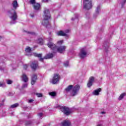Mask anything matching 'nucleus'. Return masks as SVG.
I'll return each instance as SVG.
<instances>
[{"label": "nucleus", "mask_w": 126, "mask_h": 126, "mask_svg": "<svg viewBox=\"0 0 126 126\" xmlns=\"http://www.w3.org/2000/svg\"><path fill=\"white\" fill-rule=\"evenodd\" d=\"M44 19L42 22V25L46 28H49L51 27V24L49 22V19L51 18V14L50 13L49 9H45L44 11Z\"/></svg>", "instance_id": "1"}, {"label": "nucleus", "mask_w": 126, "mask_h": 126, "mask_svg": "<svg viewBox=\"0 0 126 126\" xmlns=\"http://www.w3.org/2000/svg\"><path fill=\"white\" fill-rule=\"evenodd\" d=\"M72 89L71 95L72 96H76L77 93L79 90L80 89V86L78 85H77L73 87L72 85L68 86L66 89H65V91L67 93L69 92Z\"/></svg>", "instance_id": "2"}, {"label": "nucleus", "mask_w": 126, "mask_h": 126, "mask_svg": "<svg viewBox=\"0 0 126 126\" xmlns=\"http://www.w3.org/2000/svg\"><path fill=\"white\" fill-rule=\"evenodd\" d=\"M8 12L9 13L10 18L11 19L10 24H15V23H16L15 21L16 19H17V14L15 12V11L13 9L9 11Z\"/></svg>", "instance_id": "3"}, {"label": "nucleus", "mask_w": 126, "mask_h": 126, "mask_svg": "<svg viewBox=\"0 0 126 126\" xmlns=\"http://www.w3.org/2000/svg\"><path fill=\"white\" fill-rule=\"evenodd\" d=\"M33 55L34 57H36L37 58H39V61L40 62H43L44 60H48L49 59H52L53 57H54V54L53 53H49L46 55L43 58H42V54H37L36 53H33Z\"/></svg>", "instance_id": "4"}, {"label": "nucleus", "mask_w": 126, "mask_h": 126, "mask_svg": "<svg viewBox=\"0 0 126 126\" xmlns=\"http://www.w3.org/2000/svg\"><path fill=\"white\" fill-rule=\"evenodd\" d=\"M83 8L88 10L92 8V1L91 0H84L83 1Z\"/></svg>", "instance_id": "5"}, {"label": "nucleus", "mask_w": 126, "mask_h": 126, "mask_svg": "<svg viewBox=\"0 0 126 126\" xmlns=\"http://www.w3.org/2000/svg\"><path fill=\"white\" fill-rule=\"evenodd\" d=\"M56 108H60L61 111H62L64 115H66V116H68V115L71 113L70 109H69L67 107L58 106L56 107Z\"/></svg>", "instance_id": "6"}, {"label": "nucleus", "mask_w": 126, "mask_h": 126, "mask_svg": "<svg viewBox=\"0 0 126 126\" xmlns=\"http://www.w3.org/2000/svg\"><path fill=\"white\" fill-rule=\"evenodd\" d=\"M48 43L47 44L48 47L51 49V50H53V51H56L57 49V45L52 42L53 41V38L49 37L48 38Z\"/></svg>", "instance_id": "7"}, {"label": "nucleus", "mask_w": 126, "mask_h": 126, "mask_svg": "<svg viewBox=\"0 0 126 126\" xmlns=\"http://www.w3.org/2000/svg\"><path fill=\"white\" fill-rule=\"evenodd\" d=\"M103 49H104V55L105 57L108 56V54H109V52L110 51V47H109V43L104 42L103 45Z\"/></svg>", "instance_id": "8"}, {"label": "nucleus", "mask_w": 126, "mask_h": 126, "mask_svg": "<svg viewBox=\"0 0 126 126\" xmlns=\"http://www.w3.org/2000/svg\"><path fill=\"white\" fill-rule=\"evenodd\" d=\"M60 79H61V77L59 74H54L52 80V84H57L60 81Z\"/></svg>", "instance_id": "9"}, {"label": "nucleus", "mask_w": 126, "mask_h": 126, "mask_svg": "<svg viewBox=\"0 0 126 126\" xmlns=\"http://www.w3.org/2000/svg\"><path fill=\"white\" fill-rule=\"evenodd\" d=\"M87 55V52H86V49L85 48H82L80 51L79 53V56L81 59H84Z\"/></svg>", "instance_id": "10"}, {"label": "nucleus", "mask_w": 126, "mask_h": 126, "mask_svg": "<svg viewBox=\"0 0 126 126\" xmlns=\"http://www.w3.org/2000/svg\"><path fill=\"white\" fill-rule=\"evenodd\" d=\"M94 80H95V78L93 76H92L89 78V81L88 82V83H87V87L89 88H90V87H91V86L93 85V82H94Z\"/></svg>", "instance_id": "11"}, {"label": "nucleus", "mask_w": 126, "mask_h": 126, "mask_svg": "<svg viewBox=\"0 0 126 126\" xmlns=\"http://www.w3.org/2000/svg\"><path fill=\"white\" fill-rule=\"evenodd\" d=\"M66 48V47L65 46H60L59 47H58L56 50H57V51L58 53H60V54H63L64 51H65V49Z\"/></svg>", "instance_id": "12"}, {"label": "nucleus", "mask_w": 126, "mask_h": 126, "mask_svg": "<svg viewBox=\"0 0 126 126\" xmlns=\"http://www.w3.org/2000/svg\"><path fill=\"white\" fill-rule=\"evenodd\" d=\"M36 80H37V75L33 74L31 78V84L32 85H34L36 83Z\"/></svg>", "instance_id": "13"}, {"label": "nucleus", "mask_w": 126, "mask_h": 126, "mask_svg": "<svg viewBox=\"0 0 126 126\" xmlns=\"http://www.w3.org/2000/svg\"><path fill=\"white\" fill-rule=\"evenodd\" d=\"M25 51L26 53V55L27 56H31V55H32V54L31 53V48L30 47H27Z\"/></svg>", "instance_id": "14"}, {"label": "nucleus", "mask_w": 126, "mask_h": 126, "mask_svg": "<svg viewBox=\"0 0 126 126\" xmlns=\"http://www.w3.org/2000/svg\"><path fill=\"white\" fill-rule=\"evenodd\" d=\"M31 67L32 70H36L39 67V65L37 63H32L31 64Z\"/></svg>", "instance_id": "15"}, {"label": "nucleus", "mask_w": 126, "mask_h": 126, "mask_svg": "<svg viewBox=\"0 0 126 126\" xmlns=\"http://www.w3.org/2000/svg\"><path fill=\"white\" fill-rule=\"evenodd\" d=\"M62 126H70V122L68 120H65L61 123Z\"/></svg>", "instance_id": "16"}, {"label": "nucleus", "mask_w": 126, "mask_h": 126, "mask_svg": "<svg viewBox=\"0 0 126 126\" xmlns=\"http://www.w3.org/2000/svg\"><path fill=\"white\" fill-rule=\"evenodd\" d=\"M22 78L23 81L24 82L26 83L28 82V77H27V75L25 74V73H23L22 76Z\"/></svg>", "instance_id": "17"}, {"label": "nucleus", "mask_w": 126, "mask_h": 126, "mask_svg": "<svg viewBox=\"0 0 126 126\" xmlns=\"http://www.w3.org/2000/svg\"><path fill=\"white\" fill-rule=\"evenodd\" d=\"M102 91V89L101 88H99L97 90H95L93 91V94L95 96H98L99 95V92H101Z\"/></svg>", "instance_id": "18"}, {"label": "nucleus", "mask_w": 126, "mask_h": 126, "mask_svg": "<svg viewBox=\"0 0 126 126\" xmlns=\"http://www.w3.org/2000/svg\"><path fill=\"white\" fill-rule=\"evenodd\" d=\"M32 5L35 10H38V9H40V7H41V5L38 3H34Z\"/></svg>", "instance_id": "19"}, {"label": "nucleus", "mask_w": 126, "mask_h": 126, "mask_svg": "<svg viewBox=\"0 0 126 126\" xmlns=\"http://www.w3.org/2000/svg\"><path fill=\"white\" fill-rule=\"evenodd\" d=\"M101 8V6L100 5H98L95 9V12L94 14V16L95 17L96 16L98 15L99 13H100V9Z\"/></svg>", "instance_id": "20"}, {"label": "nucleus", "mask_w": 126, "mask_h": 126, "mask_svg": "<svg viewBox=\"0 0 126 126\" xmlns=\"http://www.w3.org/2000/svg\"><path fill=\"white\" fill-rule=\"evenodd\" d=\"M36 43L39 45H43L44 44V40H43V38H39L36 40Z\"/></svg>", "instance_id": "21"}, {"label": "nucleus", "mask_w": 126, "mask_h": 126, "mask_svg": "<svg viewBox=\"0 0 126 126\" xmlns=\"http://www.w3.org/2000/svg\"><path fill=\"white\" fill-rule=\"evenodd\" d=\"M58 35H59V36H64L65 37H66V36H67V34L64 33V32H63V31L58 32Z\"/></svg>", "instance_id": "22"}, {"label": "nucleus", "mask_w": 126, "mask_h": 126, "mask_svg": "<svg viewBox=\"0 0 126 126\" xmlns=\"http://www.w3.org/2000/svg\"><path fill=\"white\" fill-rule=\"evenodd\" d=\"M19 106V104L18 103H15L14 104L11 105L10 106V109H15V108H17V107Z\"/></svg>", "instance_id": "23"}, {"label": "nucleus", "mask_w": 126, "mask_h": 126, "mask_svg": "<svg viewBox=\"0 0 126 126\" xmlns=\"http://www.w3.org/2000/svg\"><path fill=\"white\" fill-rule=\"evenodd\" d=\"M126 93H123L122 94H121L120 95V96L118 98V100L119 101H121V100H123V99H124V97H125V96H126Z\"/></svg>", "instance_id": "24"}, {"label": "nucleus", "mask_w": 126, "mask_h": 126, "mask_svg": "<svg viewBox=\"0 0 126 126\" xmlns=\"http://www.w3.org/2000/svg\"><path fill=\"white\" fill-rule=\"evenodd\" d=\"M12 5L13 8H16V7H17V6L18 5V3H17V1H14L12 3Z\"/></svg>", "instance_id": "25"}, {"label": "nucleus", "mask_w": 126, "mask_h": 126, "mask_svg": "<svg viewBox=\"0 0 126 126\" xmlns=\"http://www.w3.org/2000/svg\"><path fill=\"white\" fill-rule=\"evenodd\" d=\"M25 32H26L27 34H29V35L31 36H36L37 34L34 32H26L25 31Z\"/></svg>", "instance_id": "26"}, {"label": "nucleus", "mask_w": 126, "mask_h": 126, "mask_svg": "<svg viewBox=\"0 0 126 126\" xmlns=\"http://www.w3.org/2000/svg\"><path fill=\"white\" fill-rule=\"evenodd\" d=\"M0 87H3V88H4V87H6L5 83L3 82H0Z\"/></svg>", "instance_id": "27"}, {"label": "nucleus", "mask_w": 126, "mask_h": 126, "mask_svg": "<svg viewBox=\"0 0 126 126\" xmlns=\"http://www.w3.org/2000/svg\"><path fill=\"white\" fill-rule=\"evenodd\" d=\"M78 14H75V18H72L71 20L73 21L75 19H77L78 18Z\"/></svg>", "instance_id": "28"}, {"label": "nucleus", "mask_w": 126, "mask_h": 126, "mask_svg": "<svg viewBox=\"0 0 126 126\" xmlns=\"http://www.w3.org/2000/svg\"><path fill=\"white\" fill-rule=\"evenodd\" d=\"M13 83V81L12 80H7L6 81V83L7 84H12V83Z\"/></svg>", "instance_id": "29"}, {"label": "nucleus", "mask_w": 126, "mask_h": 126, "mask_svg": "<svg viewBox=\"0 0 126 126\" xmlns=\"http://www.w3.org/2000/svg\"><path fill=\"white\" fill-rule=\"evenodd\" d=\"M31 124H32V122H31V121L25 122L26 126H29V125H31Z\"/></svg>", "instance_id": "30"}, {"label": "nucleus", "mask_w": 126, "mask_h": 126, "mask_svg": "<svg viewBox=\"0 0 126 126\" xmlns=\"http://www.w3.org/2000/svg\"><path fill=\"white\" fill-rule=\"evenodd\" d=\"M49 94L53 97H55V96L56 95V94L55 92H51L49 93Z\"/></svg>", "instance_id": "31"}, {"label": "nucleus", "mask_w": 126, "mask_h": 126, "mask_svg": "<svg viewBox=\"0 0 126 126\" xmlns=\"http://www.w3.org/2000/svg\"><path fill=\"white\" fill-rule=\"evenodd\" d=\"M126 2V0H123L122 2H121L122 7H124V5Z\"/></svg>", "instance_id": "32"}, {"label": "nucleus", "mask_w": 126, "mask_h": 126, "mask_svg": "<svg viewBox=\"0 0 126 126\" xmlns=\"http://www.w3.org/2000/svg\"><path fill=\"white\" fill-rule=\"evenodd\" d=\"M36 95L37 97H43V94H41V93H36Z\"/></svg>", "instance_id": "33"}, {"label": "nucleus", "mask_w": 126, "mask_h": 126, "mask_svg": "<svg viewBox=\"0 0 126 126\" xmlns=\"http://www.w3.org/2000/svg\"><path fill=\"white\" fill-rule=\"evenodd\" d=\"M30 3H31L32 4H35V3H36V1H35V0H30Z\"/></svg>", "instance_id": "34"}, {"label": "nucleus", "mask_w": 126, "mask_h": 126, "mask_svg": "<svg viewBox=\"0 0 126 126\" xmlns=\"http://www.w3.org/2000/svg\"><path fill=\"white\" fill-rule=\"evenodd\" d=\"M63 43V40H60L58 41L57 44L58 45H62Z\"/></svg>", "instance_id": "35"}, {"label": "nucleus", "mask_w": 126, "mask_h": 126, "mask_svg": "<svg viewBox=\"0 0 126 126\" xmlns=\"http://www.w3.org/2000/svg\"><path fill=\"white\" fill-rule=\"evenodd\" d=\"M27 86H28V84L25 83L23 84L22 86V88H26V87H27Z\"/></svg>", "instance_id": "36"}, {"label": "nucleus", "mask_w": 126, "mask_h": 126, "mask_svg": "<svg viewBox=\"0 0 126 126\" xmlns=\"http://www.w3.org/2000/svg\"><path fill=\"white\" fill-rule=\"evenodd\" d=\"M1 115L2 117H5V116L6 115V114L5 113V111H2Z\"/></svg>", "instance_id": "37"}, {"label": "nucleus", "mask_w": 126, "mask_h": 126, "mask_svg": "<svg viewBox=\"0 0 126 126\" xmlns=\"http://www.w3.org/2000/svg\"><path fill=\"white\" fill-rule=\"evenodd\" d=\"M38 116L39 118H40V119H42V117H43V113H38Z\"/></svg>", "instance_id": "38"}, {"label": "nucleus", "mask_w": 126, "mask_h": 126, "mask_svg": "<svg viewBox=\"0 0 126 126\" xmlns=\"http://www.w3.org/2000/svg\"><path fill=\"white\" fill-rule=\"evenodd\" d=\"M63 66H65V67H69L70 65L68 63H64Z\"/></svg>", "instance_id": "39"}, {"label": "nucleus", "mask_w": 126, "mask_h": 126, "mask_svg": "<svg viewBox=\"0 0 126 126\" xmlns=\"http://www.w3.org/2000/svg\"><path fill=\"white\" fill-rule=\"evenodd\" d=\"M24 69H27V68L28 67V65L27 64H24Z\"/></svg>", "instance_id": "40"}, {"label": "nucleus", "mask_w": 126, "mask_h": 126, "mask_svg": "<svg viewBox=\"0 0 126 126\" xmlns=\"http://www.w3.org/2000/svg\"><path fill=\"white\" fill-rule=\"evenodd\" d=\"M3 69H4V66H3V65H0V70L2 71L3 70Z\"/></svg>", "instance_id": "41"}, {"label": "nucleus", "mask_w": 126, "mask_h": 126, "mask_svg": "<svg viewBox=\"0 0 126 126\" xmlns=\"http://www.w3.org/2000/svg\"><path fill=\"white\" fill-rule=\"evenodd\" d=\"M33 102H34V100L31 99L28 101V103H33Z\"/></svg>", "instance_id": "42"}, {"label": "nucleus", "mask_w": 126, "mask_h": 126, "mask_svg": "<svg viewBox=\"0 0 126 126\" xmlns=\"http://www.w3.org/2000/svg\"><path fill=\"white\" fill-rule=\"evenodd\" d=\"M30 16H31V17H32V18H33L34 14H31Z\"/></svg>", "instance_id": "43"}, {"label": "nucleus", "mask_w": 126, "mask_h": 126, "mask_svg": "<svg viewBox=\"0 0 126 126\" xmlns=\"http://www.w3.org/2000/svg\"><path fill=\"white\" fill-rule=\"evenodd\" d=\"M64 63H69V61L67 60L65 61V62Z\"/></svg>", "instance_id": "44"}, {"label": "nucleus", "mask_w": 126, "mask_h": 126, "mask_svg": "<svg viewBox=\"0 0 126 126\" xmlns=\"http://www.w3.org/2000/svg\"><path fill=\"white\" fill-rule=\"evenodd\" d=\"M69 32V30H66L65 31V33H68Z\"/></svg>", "instance_id": "45"}, {"label": "nucleus", "mask_w": 126, "mask_h": 126, "mask_svg": "<svg viewBox=\"0 0 126 126\" xmlns=\"http://www.w3.org/2000/svg\"><path fill=\"white\" fill-rule=\"evenodd\" d=\"M49 0H42V1H44V2H46V1H49Z\"/></svg>", "instance_id": "46"}, {"label": "nucleus", "mask_w": 126, "mask_h": 126, "mask_svg": "<svg viewBox=\"0 0 126 126\" xmlns=\"http://www.w3.org/2000/svg\"><path fill=\"white\" fill-rule=\"evenodd\" d=\"M105 113H106V112H104V111H102V112H101V114H105Z\"/></svg>", "instance_id": "47"}, {"label": "nucleus", "mask_w": 126, "mask_h": 126, "mask_svg": "<svg viewBox=\"0 0 126 126\" xmlns=\"http://www.w3.org/2000/svg\"><path fill=\"white\" fill-rule=\"evenodd\" d=\"M3 105V103H0V107Z\"/></svg>", "instance_id": "48"}, {"label": "nucleus", "mask_w": 126, "mask_h": 126, "mask_svg": "<svg viewBox=\"0 0 126 126\" xmlns=\"http://www.w3.org/2000/svg\"><path fill=\"white\" fill-rule=\"evenodd\" d=\"M97 126H102V124H98L97 125Z\"/></svg>", "instance_id": "49"}, {"label": "nucleus", "mask_w": 126, "mask_h": 126, "mask_svg": "<svg viewBox=\"0 0 126 126\" xmlns=\"http://www.w3.org/2000/svg\"><path fill=\"white\" fill-rule=\"evenodd\" d=\"M1 39V36H0V40Z\"/></svg>", "instance_id": "50"}, {"label": "nucleus", "mask_w": 126, "mask_h": 126, "mask_svg": "<svg viewBox=\"0 0 126 126\" xmlns=\"http://www.w3.org/2000/svg\"><path fill=\"white\" fill-rule=\"evenodd\" d=\"M4 102V100H2V102Z\"/></svg>", "instance_id": "51"}]
</instances>
